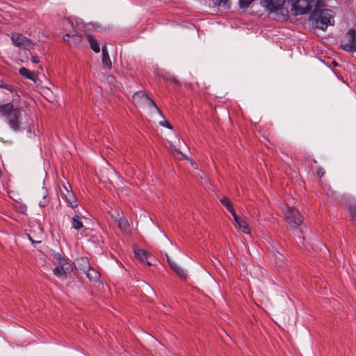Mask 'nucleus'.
Listing matches in <instances>:
<instances>
[{
    "label": "nucleus",
    "instance_id": "obj_1",
    "mask_svg": "<svg viewBox=\"0 0 356 356\" xmlns=\"http://www.w3.org/2000/svg\"><path fill=\"white\" fill-rule=\"evenodd\" d=\"M0 114L6 118L9 127L13 131L19 130L21 109L19 107H14L11 102L0 105Z\"/></svg>",
    "mask_w": 356,
    "mask_h": 356
},
{
    "label": "nucleus",
    "instance_id": "obj_2",
    "mask_svg": "<svg viewBox=\"0 0 356 356\" xmlns=\"http://www.w3.org/2000/svg\"><path fill=\"white\" fill-rule=\"evenodd\" d=\"M319 3H316L312 13L311 19L314 22L316 28L321 30L327 29L328 25H332L334 23L332 10L329 9H323L318 13Z\"/></svg>",
    "mask_w": 356,
    "mask_h": 356
},
{
    "label": "nucleus",
    "instance_id": "obj_3",
    "mask_svg": "<svg viewBox=\"0 0 356 356\" xmlns=\"http://www.w3.org/2000/svg\"><path fill=\"white\" fill-rule=\"evenodd\" d=\"M287 1L291 3V10L296 15L311 12L315 3L314 0H287Z\"/></svg>",
    "mask_w": 356,
    "mask_h": 356
},
{
    "label": "nucleus",
    "instance_id": "obj_4",
    "mask_svg": "<svg viewBox=\"0 0 356 356\" xmlns=\"http://www.w3.org/2000/svg\"><path fill=\"white\" fill-rule=\"evenodd\" d=\"M285 219L293 229H296L301 226L303 222V216L296 208L293 207L287 208L285 212Z\"/></svg>",
    "mask_w": 356,
    "mask_h": 356
},
{
    "label": "nucleus",
    "instance_id": "obj_5",
    "mask_svg": "<svg viewBox=\"0 0 356 356\" xmlns=\"http://www.w3.org/2000/svg\"><path fill=\"white\" fill-rule=\"evenodd\" d=\"M356 31L354 29H350L346 36L342 39L340 47L349 52L356 51Z\"/></svg>",
    "mask_w": 356,
    "mask_h": 356
},
{
    "label": "nucleus",
    "instance_id": "obj_6",
    "mask_svg": "<svg viewBox=\"0 0 356 356\" xmlns=\"http://www.w3.org/2000/svg\"><path fill=\"white\" fill-rule=\"evenodd\" d=\"M63 40L70 45L79 46L83 41V35L75 30H72L63 35Z\"/></svg>",
    "mask_w": 356,
    "mask_h": 356
},
{
    "label": "nucleus",
    "instance_id": "obj_7",
    "mask_svg": "<svg viewBox=\"0 0 356 356\" xmlns=\"http://www.w3.org/2000/svg\"><path fill=\"white\" fill-rule=\"evenodd\" d=\"M11 40L16 47L26 49L31 44V41L21 33H14L11 35Z\"/></svg>",
    "mask_w": 356,
    "mask_h": 356
},
{
    "label": "nucleus",
    "instance_id": "obj_8",
    "mask_svg": "<svg viewBox=\"0 0 356 356\" xmlns=\"http://www.w3.org/2000/svg\"><path fill=\"white\" fill-rule=\"evenodd\" d=\"M74 265L77 270H80L83 273L91 266L89 259L86 257L76 258L74 261Z\"/></svg>",
    "mask_w": 356,
    "mask_h": 356
},
{
    "label": "nucleus",
    "instance_id": "obj_9",
    "mask_svg": "<svg viewBox=\"0 0 356 356\" xmlns=\"http://www.w3.org/2000/svg\"><path fill=\"white\" fill-rule=\"evenodd\" d=\"M135 257L141 262H145L148 266H151L152 263L148 261L147 253L143 249L134 248Z\"/></svg>",
    "mask_w": 356,
    "mask_h": 356
},
{
    "label": "nucleus",
    "instance_id": "obj_10",
    "mask_svg": "<svg viewBox=\"0 0 356 356\" xmlns=\"http://www.w3.org/2000/svg\"><path fill=\"white\" fill-rule=\"evenodd\" d=\"M90 282H98L100 278V273L91 266L84 273Z\"/></svg>",
    "mask_w": 356,
    "mask_h": 356
},
{
    "label": "nucleus",
    "instance_id": "obj_11",
    "mask_svg": "<svg viewBox=\"0 0 356 356\" xmlns=\"http://www.w3.org/2000/svg\"><path fill=\"white\" fill-rule=\"evenodd\" d=\"M132 99L135 104L140 105L146 99H149V97L144 91L140 90L133 95Z\"/></svg>",
    "mask_w": 356,
    "mask_h": 356
},
{
    "label": "nucleus",
    "instance_id": "obj_12",
    "mask_svg": "<svg viewBox=\"0 0 356 356\" xmlns=\"http://www.w3.org/2000/svg\"><path fill=\"white\" fill-rule=\"evenodd\" d=\"M63 197L65 199L70 207L73 209L77 207L76 198L73 193L67 190V194H63Z\"/></svg>",
    "mask_w": 356,
    "mask_h": 356
},
{
    "label": "nucleus",
    "instance_id": "obj_13",
    "mask_svg": "<svg viewBox=\"0 0 356 356\" xmlns=\"http://www.w3.org/2000/svg\"><path fill=\"white\" fill-rule=\"evenodd\" d=\"M86 38L90 44L91 49H92L95 53H99L100 51V46L95 37L92 35L88 34L86 35Z\"/></svg>",
    "mask_w": 356,
    "mask_h": 356
},
{
    "label": "nucleus",
    "instance_id": "obj_14",
    "mask_svg": "<svg viewBox=\"0 0 356 356\" xmlns=\"http://www.w3.org/2000/svg\"><path fill=\"white\" fill-rule=\"evenodd\" d=\"M102 63L104 66H106L109 69L112 67V62L110 59L108 52L106 46H102Z\"/></svg>",
    "mask_w": 356,
    "mask_h": 356
},
{
    "label": "nucleus",
    "instance_id": "obj_15",
    "mask_svg": "<svg viewBox=\"0 0 356 356\" xmlns=\"http://www.w3.org/2000/svg\"><path fill=\"white\" fill-rule=\"evenodd\" d=\"M19 74L26 79L31 81H35L36 74L34 72L30 71L24 67H22L19 70Z\"/></svg>",
    "mask_w": 356,
    "mask_h": 356
},
{
    "label": "nucleus",
    "instance_id": "obj_16",
    "mask_svg": "<svg viewBox=\"0 0 356 356\" xmlns=\"http://www.w3.org/2000/svg\"><path fill=\"white\" fill-rule=\"evenodd\" d=\"M236 223V227H238L244 234L250 233V228L245 220L240 218Z\"/></svg>",
    "mask_w": 356,
    "mask_h": 356
},
{
    "label": "nucleus",
    "instance_id": "obj_17",
    "mask_svg": "<svg viewBox=\"0 0 356 356\" xmlns=\"http://www.w3.org/2000/svg\"><path fill=\"white\" fill-rule=\"evenodd\" d=\"M118 226L119 229H120L122 231H126L128 227H129V224L128 220L123 216V213L121 215V216L119 218L118 221Z\"/></svg>",
    "mask_w": 356,
    "mask_h": 356
},
{
    "label": "nucleus",
    "instance_id": "obj_18",
    "mask_svg": "<svg viewBox=\"0 0 356 356\" xmlns=\"http://www.w3.org/2000/svg\"><path fill=\"white\" fill-rule=\"evenodd\" d=\"M83 227L81 218L78 215H74L72 220V227L75 229H80Z\"/></svg>",
    "mask_w": 356,
    "mask_h": 356
},
{
    "label": "nucleus",
    "instance_id": "obj_19",
    "mask_svg": "<svg viewBox=\"0 0 356 356\" xmlns=\"http://www.w3.org/2000/svg\"><path fill=\"white\" fill-rule=\"evenodd\" d=\"M13 207L17 212L26 215L27 207L26 204L17 202L14 204Z\"/></svg>",
    "mask_w": 356,
    "mask_h": 356
},
{
    "label": "nucleus",
    "instance_id": "obj_20",
    "mask_svg": "<svg viewBox=\"0 0 356 356\" xmlns=\"http://www.w3.org/2000/svg\"><path fill=\"white\" fill-rule=\"evenodd\" d=\"M275 259V264L279 267L282 268L284 264V261L283 259V255L279 252L273 255Z\"/></svg>",
    "mask_w": 356,
    "mask_h": 356
},
{
    "label": "nucleus",
    "instance_id": "obj_21",
    "mask_svg": "<svg viewBox=\"0 0 356 356\" xmlns=\"http://www.w3.org/2000/svg\"><path fill=\"white\" fill-rule=\"evenodd\" d=\"M215 6H222L225 8H229V0H212Z\"/></svg>",
    "mask_w": 356,
    "mask_h": 356
},
{
    "label": "nucleus",
    "instance_id": "obj_22",
    "mask_svg": "<svg viewBox=\"0 0 356 356\" xmlns=\"http://www.w3.org/2000/svg\"><path fill=\"white\" fill-rule=\"evenodd\" d=\"M53 272L54 275L58 276L60 278L65 279L64 278V270H63V266H56Z\"/></svg>",
    "mask_w": 356,
    "mask_h": 356
},
{
    "label": "nucleus",
    "instance_id": "obj_23",
    "mask_svg": "<svg viewBox=\"0 0 356 356\" xmlns=\"http://www.w3.org/2000/svg\"><path fill=\"white\" fill-rule=\"evenodd\" d=\"M174 271L178 275V276L181 279V280H186V277H187V273H186V271L181 268L179 266H178L175 270Z\"/></svg>",
    "mask_w": 356,
    "mask_h": 356
},
{
    "label": "nucleus",
    "instance_id": "obj_24",
    "mask_svg": "<svg viewBox=\"0 0 356 356\" xmlns=\"http://www.w3.org/2000/svg\"><path fill=\"white\" fill-rule=\"evenodd\" d=\"M54 259H56L59 266H63L67 264L66 259L63 258L60 254L57 253L54 255Z\"/></svg>",
    "mask_w": 356,
    "mask_h": 356
},
{
    "label": "nucleus",
    "instance_id": "obj_25",
    "mask_svg": "<svg viewBox=\"0 0 356 356\" xmlns=\"http://www.w3.org/2000/svg\"><path fill=\"white\" fill-rule=\"evenodd\" d=\"M54 259H56L59 266H63L67 264L66 259L63 258L60 254L57 253L54 255Z\"/></svg>",
    "mask_w": 356,
    "mask_h": 356
},
{
    "label": "nucleus",
    "instance_id": "obj_26",
    "mask_svg": "<svg viewBox=\"0 0 356 356\" xmlns=\"http://www.w3.org/2000/svg\"><path fill=\"white\" fill-rule=\"evenodd\" d=\"M220 202L224 207H226L227 210L229 209H232L233 205L227 198L222 197V199L220 200Z\"/></svg>",
    "mask_w": 356,
    "mask_h": 356
},
{
    "label": "nucleus",
    "instance_id": "obj_27",
    "mask_svg": "<svg viewBox=\"0 0 356 356\" xmlns=\"http://www.w3.org/2000/svg\"><path fill=\"white\" fill-rule=\"evenodd\" d=\"M63 270H64V278H67V274L70 273V272L72 270V266L70 264H69L67 261V264L63 265Z\"/></svg>",
    "mask_w": 356,
    "mask_h": 356
},
{
    "label": "nucleus",
    "instance_id": "obj_28",
    "mask_svg": "<svg viewBox=\"0 0 356 356\" xmlns=\"http://www.w3.org/2000/svg\"><path fill=\"white\" fill-rule=\"evenodd\" d=\"M122 213L120 212L118 210L114 211V212H110L111 217L114 220L115 222H117L119 218L121 216Z\"/></svg>",
    "mask_w": 356,
    "mask_h": 356
},
{
    "label": "nucleus",
    "instance_id": "obj_29",
    "mask_svg": "<svg viewBox=\"0 0 356 356\" xmlns=\"http://www.w3.org/2000/svg\"><path fill=\"white\" fill-rule=\"evenodd\" d=\"M348 210L350 213L352 220L354 221L355 219L356 218V206H349Z\"/></svg>",
    "mask_w": 356,
    "mask_h": 356
},
{
    "label": "nucleus",
    "instance_id": "obj_30",
    "mask_svg": "<svg viewBox=\"0 0 356 356\" xmlns=\"http://www.w3.org/2000/svg\"><path fill=\"white\" fill-rule=\"evenodd\" d=\"M145 101H147L149 102V106L154 107L156 109V111L161 113V111L159 110V108H158L155 102L153 99L149 97V99H146Z\"/></svg>",
    "mask_w": 356,
    "mask_h": 356
},
{
    "label": "nucleus",
    "instance_id": "obj_31",
    "mask_svg": "<svg viewBox=\"0 0 356 356\" xmlns=\"http://www.w3.org/2000/svg\"><path fill=\"white\" fill-rule=\"evenodd\" d=\"M167 79L177 86H181L180 81L178 79H177L175 76H171L170 77H168Z\"/></svg>",
    "mask_w": 356,
    "mask_h": 356
},
{
    "label": "nucleus",
    "instance_id": "obj_32",
    "mask_svg": "<svg viewBox=\"0 0 356 356\" xmlns=\"http://www.w3.org/2000/svg\"><path fill=\"white\" fill-rule=\"evenodd\" d=\"M228 211L232 213L234 221L238 222V220L240 218V217L236 213L234 207H232V209H229Z\"/></svg>",
    "mask_w": 356,
    "mask_h": 356
},
{
    "label": "nucleus",
    "instance_id": "obj_33",
    "mask_svg": "<svg viewBox=\"0 0 356 356\" xmlns=\"http://www.w3.org/2000/svg\"><path fill=\"white\" fill-rule=\"evenodd\" d=\"M228 211L232 213L234 221L238 222V220L240 218V217L236 213L234 207H232V209H229Z\"/></svg>",
    "mask_w": 356,
    "mask_h": 356
},
{
    "label": "nucleus",
    "instance_id": "obj_34",
    "mask_svg": "<svg viewBox=\"0 0 356 356\" xmlns=\"http://www.w3.org/2000/svg\"><path fill=\"white\" fill-rule=\"evenodd\" d=\"M228 211L232 213L234 221L238 222V220L240 218V217L236 213L234 207H232V209H229Z\"/></svg>",
    "mask_w": 356,
    "mask_h": 356
},
{
    "label": "nucleus",
    "instance_id": "obj_35",
    "mask_svg": "<svg viewBox=\"0 0 356 356\" xmlns=\"http://www.w3.org/2000/svg\"><path fill=\"white\" fill-rule=\"evenodd\" d=\"M228 211L232 213L234 221L238 222V220L240 218V217L236 213L234 207H232V209H229Z\"/></svg>",
    "mask_w": 356,
    "mask_h": 356
},
{
    "label": "nucleus",
    "instance_id": "obj_36",
    "mask_svg": "<svg viewBox=\"0 0 356 356\" xmlns=\"http://www.w3.org/2000/svg\"><path fill=\"white\" fill-rule=\"evenodd\" d=\"M316 172H317L318 176L320 178L323 177L324 176V175H325V170L321 167H318L317 168Z\"/></svg>",
    "mask_w": 356,
    "mask_h": 356
},
{
    "label": "nucleus",
    "instance_id": "obj_37",
    "mask_svg": "<svg viewBox=\"0 0 356 356\" xmlns=\"http://www.w3.org/2000/svg\"><path fill=\"white\" fill-rule=\"evenodd\" d=\"M48 199L46 197V196H44L42 200L40 202L39 205L42 207H44L48 204Z\"/></svg>",
    "mask_w": 356,
    "mask_h": 356
},
{
    "label": "nucleus",
    "instance_id": "obj_38",
    "mask_svg": "<svg viewBox=\"0 0 356 356\" xmlns=\"http://www.w3.org/2000/svg\"><path fill=\"white\" fill-rule=\"evenodd\" d=\"M168 261L170 267L173 269V270L178 266V265L175 262L170 260L169 258H168Z\"/></svg>",
    "mask_w": 356,
    "mask_h": 356
},
{
    "label": "nucleus",
    "instance_id": "obj_39",
    "mask_svg": "<svg viewBox=\"0 0 356 356\" xmlns=\"http://www.w3.org/2000/svg\"><path fill=\"white\" fill-rule=\"evenodd\" d=\"M31 60L33 63H38L40 62V60L37 56H31Z\"/></svg>",
    "mask_w": 356,
    "mask_h": 356
},
{
    "label": "nucleus",
    "instance_id": "obj_40",
    "mask_svg": "<svg viewBox=\"0 0 356 356\" xmlns=\"http://www.w3.org/2000/svg\"><path fill=\"white\" fill-rule=\"evenodd\" d=\"M161 125L166 127L169 129H172V126L168 121H165V124L161 123Z\"/></svg>",
    "mask_w": 356,
    "mask_h": 356
},
{
    "label": "nucleus",
    "instance_id": "obj_41",
    "mask_svg": "<svg viewBox=\"0 0 356 356\" xmlns=\"http://www.w3.org/2000/svg\"><path fill=\"white\" fill-rule=\"evenodd\" d=\"M28 238H29V241H31L32 243H40V241H34L29 234H28Z\"/></svg>",
    "mask_w": 356,
    "mask_h": 356
}]
</instances>
